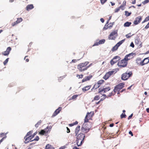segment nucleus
<instances>
[{"instance_id": "62", "label": "nucleus", "mask_w": 149, "mask_h": 149, "mask_svg": "<svg viewBox=\"0 0 149 149\" xmlns=\"http://www.w3.org/2000/svg\"><path fill=\"white\" fill-rule=\"evenodd\" d=\"M100 21L102 22L103 23L104 22V19L103 18H101L100 19Z\"/></svg>"}, {"instance_id": "1", "label": "nucleus", "mask_w": 149, "mask_h": 149, "mask_svg": "<svg viewBox=\"0 0 149 149\" xmlns=\"http://www.w3.org/2000/svg\"><path fill=\"white\" fill-rule=\"evenodd\" d=\"M92 123L89 122H84L81 129L82 132L85 133L88 132L92 127Z\"/></svg>"}, {"instance_id": "13", "label": "nucleus", "mask_w": 149, "mask_h": 149, "mask_svg": "<svg viewBox=\"0 0 149 149\" xmlns=\"http://www.w3.org/2000/svg\"><path fill=\"white\" fill-rule=\"evenodd\" d=\"M142 19L141 16H139L136 17L134 22V24L135 25H137L139 23Z\"/></svg>"}, {"instance_id": "55", "label": "nucleus", "mask_w": 149, "mask_h": 149, "mask_svg": "<svg viewBox=\"0 0 149 149\" xmlns=\"http://www.w3.org/2000/svg\"><path fill=\"white\" fill-rule=\"evenodd\" d=\"M126 1H124L123 2V4H122V5H123L124 6H125L126 5Z\"/></svg>"}, {"instance_id": "11", "label": "nucleus", "mask_w": 149, "mask_h": 149, "mask_svg": "<svg viewBox=\"0 0 149 149\" xmlns=\"http://www.w3.org/2000/svg\"><path fill=\"white\" fill-rule=\"evenodd\" d=\"M135 55V54L134 53L132 52L129 54L126 55L125 56V57L128 61L132 58Z\"/></svg>"}, {"instance_id": "17", "label": "nucleus", "mask_w": 149, "mask_h": 149, "mask_svg": "<svg viewBox=\"0 0 149 149\" xmlns=\"http://www.w3.org/2000/svg\"><path fill=\"white\" fill-rule=\"evenodd\" d=\"M22 19L21 17L18 18L17 19V20L16 21L14 22L12 24V26H15L18 23L22 22Z\"/></svg>"}, {"instance_id": "44", "label": "nucleus", "mask_w": 149, "mask_h": 149, "mask_svg": "<svg viewBox=\"0 0 149 149\" xmlns=\"http://www.w3.org/2000/svg\"><path fill=\"white\" fill-rule=\"evenodd\" d=\"M131 33H130L126 35V37L127 38H130L132 35H131Z\"/></svg>"}, {"instance_id": "45", "label": "nucleus", "mask_w": 149, "mask_h": 149, "mask_svg": "<svg viewBox=\"0 0 149 149\" xmlns=\"http://www.w3.org/2000/svg\"><path fill=\"white\" fill-rule=\"evenodd\" d=\"M79 60V59H73L72 60L70 63H75L77 62Z\"/></svg>"}, {"instance_id": "25", "label": "nucleus", "mask_w": 149, "mask_h": 149, "mask_svg": "<svg viewBox=\"0 0 149 149\" xmlns=\"http://www.w3.org/2000/svg\"><path fill=\"white\" fill-rule=\"evenodd\" d=\"M80 126H77L76 128V129L75 130V133L76 134L75 136H77V134L79 132L80 130Z\"/></svg>"}, {"instance_id": "56", "label": "nucleus", "mask_w": 149, "mask_h": 149, "mask_svg": "<svg viewBox=\"0 0 149 149\" xmlns=\"http://www.w3.org/2000/svg\"><path fill=\"white\" fill-rule=\"evenodd\" d=\"M130 46L133 48L134 47V45L133 42H132L130 45Z\"/></svg>"}, {"instance_id": "35", "label": "nucleus", "mask_w": 149, "mask_h": 149, "mask_svg": "<svg viewBox=\"0 0 149 149\" xmlns=\"http://www.w3.org/2000/svg\"><path fill=\"white\" fill-rule=\"evenodd\" d=\"M33 133V131H30L28 132L26 135L25 136H31V134Z\"/></svg>"}, {"instance_id": "21", "label": "nucleus", "mask_w": 149, "mask_h": 149, "mask_svg": "<svg viewBox=\"0 0 149 149\" xmlns=\"http://www.w3.org/2000/svg\"><path fill=\"white\" fill-rule=\"evenodd\" d=\"M92 77V75H89V76H86L82 80V82H84L86 81H88Z\"/></svg>"}, {"instance_id": "2", "label": "nucleus", "mask_w": 149, "mask_h": 149, "mask_svg": "<svg viewBox=\"0 0 149 149\" xmlns=\"http://www.w3.org/2000/svg\"><path fill=\"white\" fill-rule=\"evenodd\" d=\"M85 137L84 134L81 133L78 134L77 137L76 141V144L78 146H81L84 142V139Z\"/></svg>"}, {"instance_id": "19", "label": "nucleus", "mask_w": 149, "mask_h": 149, "mask_svg": "<svg viewBox=\"0 0 149 149\" xmlns=\"http://www.w3.org/2000/svg\"><path fill=\"white\" fill-rule=\"evenodd\" d=\"M128 61L125 57L124 58L121 60L120 61V65H127Z\"/></svg>"}, {"instance_id": "49", "label": "nucleus", "mask_w": 149, "mask_h": 149, "mask_svg": "<svg viewBox=\"0 0 149 149\" xmlns=\"http://www.w3.org/2000/svg\"><path fill=\"white\" fill-rule=\"evenodd\" d=\"M28 56H26L24 58V59L25 60L26 62H28L29 61V59L27 58Z\"/></svg>"}, {"instance_id": "34", "label": "nucleus", "mask_w": 149, "mask_h": 149, "mask_svg": "<svg viewBox=\"0 0 149 149\" xmlns=\"http://www.w3.org/2000/svg\"><path fill=\"white\" fill-rule=\"evenodd\" d=\"M105 41V40L104 39H102V40H100L98 42L99 43V44L100 45L104 44V43Z\"/></svg>"}, {"instance_id": "51", "label": "nucleus", "mask_w": 149, "mask_h": 149, "mask_svg": "<svg viewBox=\"0 0 149 149\" xmlns=\"http://www.w3.org/2000/svg\"><path fill=\"white\" fill-rule=\"evenodd\" d=\"M39 137L38 136H37L36 137V138L33 140V141L35 140V141H38L39 140Z\"/></svg>"}, {"instance_id": "31", "label": "nucleus", "mask_w": 149, "mask_h": 149, "mask_svg": "<svg viewBox=\"0 0 149 149\" xmlns=\"http://www.w3.org/2000/svg\"><path fill=\"white\" fill-rule=\"evenodd\" d=\"M42 122V121L41 120H40L36 124V125H35V127L36 128L38 127L39 125H40Z\"/></svg>"}, {"instance_id": "60", "label": "nucleus", "mask_w": 149, "mask_h": 149, "mask_svg": "<svg viewBox=\"0 0 149 149\" xmlns=\"http://www.w3.org/2000/svg\"><path fill=\"white\" fill-rule=\"evenodd\" d=\"M88 62H86L84 63H82V64H84V65H87L88 64Z\"/></svg>"}, {"instance_id": "58", "label": "nucleus", "mask_w": 149, "mask_h": 149, "mask_svg": "<svg viewBox=\"0 0 149 149\" xmlns=\"http://www.w3.org/2000/svg\"><path fill=\"white\" fill-rule=\"evenodd\" d=\"M66 128L67 129V132L68 133H70V129L67 127H66Z\"/></svg>"}, {"instance_id": "3", "label": "nucleus", "mask_w": 149, "mask_h": 149, "mask_svg": "<svg viewBox=\"0 0 149 149\" xmlns=\"http://www.w3.org/2000/svg\"><path fill=\"white\" fill-rule=\"evenodd\" d=\"M132 75V71L127 70L125 73L121 75V79L123 80H126Z\"/></svg>"}, {"instance_id": "59", "label": "nucleus", "mask_w": 149, "mask_h": 149, "mask_svg": "<svg viewBox=\"0 0 149 149\" xmlns=\"http://www.w3.org/2000/svg\"><path fill=\"white\" fill-rule=\"evenodd\" d=\"M129 134L131 135V136H133V133L131 131H130L129 132Z\"/></svg>"}, {"instance_id": "40", "label": "nucleus", "mask_w": 149, "mask_h": 149, "mask_svg": "<svg viewBox=\"0 0 149 149\" xmlns=\"http://www.w3.org/2000/svg\"><path fill=\"white\" fill-rule=\"evenodd\" d=\"M125 15L127 16H130L131 13H129L127 11H125Z\"/></svg>"}, {"instance_id": "37", "label": "nucleus", "mask_w": 149, "mask_h": 149, "mask_svg": "<svg viewBox=\"0 0 149 149\" xmlns=\"http://www.w3.org/2000/svg\"><path fill=\"white\" fill-rule=\"evenodd\" d=\"M149 20V16L146 17L145 19L143 20V21L142 22L143 23L145 22H147Z\"/></svg>"}, {"instance_id": "63", "label": "nucleus", "mask_w": 149, "mask_h": 149, "mask_svg": "<svg viewBox=\"0 0 149 149\" xmlns=\"http://www.w3.org/2000/svg\"><path fill=\"white\" fill-rule=\"evenodd\" d=\"M72 149H79V148L76 146H74L73 147Z\"/></svg>"}, {"instance_id": "8", "label": "nucleus", "mask_w": 149, "mask_h": 149, "mask_svg": "<svg viewBox=\"0 0 149 149\" xmlns=\"http://www.w3.org/2000/svg\"><path fill=\"white\" fill-rule=\"evenodd\" d=\"M110 90V88L109 86H104L103 88H100L99 89L98 93H100L102 92L103 93H106Z\"/></svg>"}, {"instance_id": "22", "label": "nucleus", "mask_w": 149, "mask_h": 149, "mask_svg": "<svg viewBox=\"0 0 149 149\" xmlns=\"http://www.w3.org/2000/svg\"><path fill=\"white\" fill-rule=\"evenodd\" d=\"M34 8V6L33 4H29L26 7V9L27 11H29V10L32 9Z\"/></svg>"}, {"instance_id": "14", "label": "nucleus", "mask_w": 149, "mask_h": 149, "mask_svg": "<svg viewBox=\"0 0 149 149\" xmlns=\"http://www.w3.org/2000/svg\"><path fill=\"white\" fill-rule=\"evenodd\" d=\"M24 139L25 140L24 141V143H27L29 142H31L33 141V140H32V138L31 136H25L24 137Z\"/></svg>"}, {"instance_id": "15", "label": "nucleus", "mask_w": 149, "mask_h": 149, "mask_svg": "<svg viewBox=\"0 0 149 149\" xmlns=\"http://www.w3.org/2000/svg\"><path fill=\"white\" fill-rule=\"evenodd\" d=\"M119 58V57L118 56H115L110 61L111 64L113 65L117 63L118 61L117 59Z\"/></svg>"}, {"instance_id": "39", "label": "nucleus", "mask_w": 149, "mask_h": 149, "mask_svg": "<svg viewBox=\"0 0 149 149\" xmlns=\"http://www.w3.org/2000/svg\"><path fill=\"white\" fill-rule=\"evenodd\" d=\"M0 137H6V134L4 133H1L0 134Z\"/></svg>"}, {"instance_id": "54", "label": "nucleus", "mask_w": 149, "mask_h": 149, "mask_svg": "<svg viewBox=\"0 0 149 149\" xmlns=\"http://www.w3.org/2000/svg\"><path fill=\"white\" fill-rule=\"evenodd\" d=\"M37 132H36L34 133L33 135H31V136L32 139L37 134Z\"/></svg>"}, {"instance_id": "42", "label": "nucleus", "mask_w": 149, "mask_h": 149, "mask_svg": "<svg viewBox=\"0 0 149 149\" xmlns=\"http://www.w3.org/2000/svg\"><path fill=\"white\" fill-rule=\"evenodd\" d=\"M107 1V0H100V2L102 5H103Z\"/></svg>"}, {"instance_id": "23", "label": "nucleus", "mask_w": 149, "mask_h": 149, "mask_svg": "<svg viewBox=\"0 0 149 149\" xmlns=\"http://www.w3.org/2000/svg\"><path fill=\"white\" fill-rule=\"evenodd\" d=\"M45 149H54V148L51 145L48 144L46 145Z\"/></svg>"}, {"instance_id": "5", "label": "nucleus", "mask_w": 149, "mask_h": 149, "mask_svg": "<svg viewBox=\"0 0 149 149\" xmlns=\"http://www.w3.org/2000/svg\"><path fill=\"white\" fill-rule=\"evenodd\" d=\"M125 84L124 83H120L118 85L116 86L113 90L114 92H119L124 87Z\"/></svg>"}, {"instance_id": "7", "label": "nucleus", "mask_w": 149, "mask_h": 149, "mask_svg": "<svg viewBox=\"0 0 149 149\" xmlns=\"http://www.w3.org/2000/svg\"><path fill=\"white\" fill-rule=\"evenodd\" d=\"M137 63H140V65H144L145 64H147L149 62V57L145 58L142 61H141L140 60H137Z\"/></svg>"}, {"instance_id": "28", "label": "nucleus", "mask_w": 149, "mask_h": 149, "mask_svg": "<svg viewBox=\"0 0 149 149\" xmlns=\"http://www.w3.org/2000/svg\"><path fill=\"white\" fill-rule=\"evenodd\" d=\"M109 24H108V25H107V24H106L104 27L103 28V29L104 30H106L107 29L109 28H109H110L111 27H112V26H113V24H112V25L111 26H108V25Z\"/></svg>"}, {"instance_id": "33", "label": "nucleus", "mask_w": 149, "mask_h": 149, "mask_svg": "<svg viewBox=\"0 0 149 149\" xmlns=\"http://www.w3.org/2000/svg\"><path fill=\"white\" fill-rule=\"evenodd\" d=\"M104 81L103 80H101L98 81L97 83L100 86L103 83Z\"/></svg>"}, {"instance_id": "4", "label": "nucleus", "mask_w": 149, "mask_h": 149, "mask_svg": "<svg viewBox=\"0 0 149 149\" xmlns=\"http://www.w3.org/2000/svg\"><path fill=\"white\" fill-rule=\"evenodd\" d=\"M119 70V69L116 68L107 72L103 77V78L106 80L113 74L116 73Z\"/></svg>"}, {"instance_id": "12", "label": "nucleus", "mask_w": 149, "mask_h": 149, "mask_svg": "<svg viewBox=\"0 0 149 149\" xmlns=\"http://www.w3.org/2000/svg\"><path fill=\"white\" fill-rule=\"evenodd\" d=\"M90 66H78V69L80 72L84 71L86 70Z\"/></svg>"}, {"instance_id": "26", "label": "nucleus", "mask_w": 149, "mask_h": 149, "mask_svg": "<svg viewBox=\"0 0 149 149\" xmlns=\"http://www.w3.org/2000/svg\"><path fill=\"white\" fill-rule=\"evenodd\" d=\"M132 23L131 22H127L124 24V26L125 27H128Z\"/></svg>"}, {"instance_id": "48", "label": "nucleus", "mask_w": 149, "mask_h": 149, "mask_svg": "<svg viewBox=\"0 0 149 149\" xmlns=\"http://www.w3.org/2000/svg\"><path fill=\"white\" fill-rule=\"evenodd\" d=\"M124 6L123 5H121L120 7H119V8H120V9H121L122 10H123L125 8Z\"/></svg>"}, {"instance_id": "57", "label": "nucleus", "mask_w": 149, "mask_h": 149, "mask_svg": "<svg viewBox=\"0 0 149 149\" xmlns=\"http://www.w3.org/2000/svg\"><path fill=\"white\" fill-rule=\"evenodd\" d=\"M132 116H133V114H132L131 115H130L128 117V120H130V119L132 117Z\"/></svg>"}, {"instance_id": "46", "label": "nucleus", "mask_w": 149, "mask_h": 149, "mask_svg": "<svg viewBox=\"0 0 149 149\" xmlns=\"http://www.w3.org/2000/svg\"><path fill=\"white\" fill-rule=\"evenodd\" d=\"M8 60L9 58H8L4 61L3 63L4 65H5L7 64L8 61Z\"/></svg>"}, {"instance_id": "61", "label": "nucleus", "mask_w": 149, "mask_h": 149, "mask_svg": "<svg viewBox=\"0 0 149 149\" xmlns=\"http://www.w3.org/2000/svg\"><path fill=\"white\" fill-rule=\"evenodd\" d=\"M112 95H113V93H112V92H111L109 94V95H108V96L110 97V96H112Z\"/></svg>"}, {"instance_id": "30", "label": "nucleus", "mask_w": 149, "mask_h": 149, "mask_svg": "<svg viewBox=\"0 0 149 149\" xmlns=\"http://www.w3.org/2000/svg\"><path fill=\"white\" fill-rule=\"evenodd\" d=\"M103 98H101V99H100V100L99 102H98L97 103V104H99V103H100V102L101 101H102L103 100H104V99L106 98V95H105V94H103Z\"/></svg>"}, {"instance_id": "52", "label": "nucleus", "mask_w": 149, "mask_h": 149, "mask_svg": "<svg viewBox=\"0 0 149 149\" xmlns=\"http://www.w3.org/2000/svg\"><path fill=\"white\" fill-rule=\"evenodd\" d=\"M99 42H96L93 45V46H97L100 45L99 44Z\"/></svg>"}, {"instance_id": "24", "label": "nucleus", "mask_w": 149, "mask_h": 149, "mask_svg": "<svg viewBox=\"0 0 149 149\" xmlns=\"http://www.w3.org/2000/svg\"><path fill=\"white\" fill-rule=\"evenodd\" d=\"M100 86L98 84H97V83H95L93 87L91 89V91H92L94 89H97V88H98L100 87Z\"/></svg>"}, {"instance_id": "16", "label": "nucleus", "mask_w": 149, "mask_h": 149, "mask_svg": "<svg viewBox=\"0 0 149 149\" xmlns=\"http://www.w3.org/2000/svg\"><path fill=\"white\" fill-rule=\"evenodd\" d=\"M62 107H59L57 109H56L53 113L52 117H54L57 115L62 110Z\"/></svg>"}, {"instance_id": "36", "label": "nucleus", "mask_w": 149, "mask_h": 149, "mask_svg": "<svg viewBox=\"0 0 149 149\" xmlns=\"http://www.w3.org/2000/svg\"><path fill=\"white\" fill-rule=\"evenodd\" d=\"M100 98V97H99V95H96L94 98L93 100V101L94 100H98Z\"/></svg>"}, {"instance_id": "6", "label": "nucleus", "mask_w": 149, "mask_h": 149, "mask_svg": "<svg viewBox=\"0 0 149 149\" xmlns=\"http://www.w3.org/2000/svg\"><path fill=\"white\" fill-rule=\"evenodd\" d=\"M93 115V112L87 113L84 120V122H89L88 120L91 119Z\"/></svg>"}, {"instance_id": "41", "label": "nucleus", "mask_w": 149, "mask_h": 149, "mask_svg": "<svg viewBox=\"0 0 149 149\" xmlns=\"http://www.w3.org/2000/svg\"><path fill=\"white\" fill-rule=\"evenodd\" d=\"M77 77L79 79L82 78L83 77V75L81 74V75L77 74Z\"/></svg>"}, {"instance_id": "20", "label": "nucleus", "mask_w": 149, "mask_h": 149, "mask_svg": "<svg viewBox=\"0 0 149 149\" xmlns=\"http://www.w3.org/2000/svg\"><path fill=\"white\" fill-rule=\"evenodd\" d=\"M91 85H88L85 86L82 88V90L83 92H85L91 88Z\"/></svg>"}, {"instance_id": "53", "label": "nucleus", "mask_w": 149, "mask_h": 149, "mask_svg": "<svg viewBox=\"0 0 149 149\" xmlns=\"http://www.w3.org/2000/svg\"><path fill=\"white\" fill-rule=\"evenodd\" d=\"M149 28V22L148 23L147 25L145 27V29H147Z\"/></svg>"}, {"instance_id": "32", "label": "nucleus", "mask_w": 149, "mask_h": 149, "mask_svg": "<svg viewBox=\"0 0 149 149\" xmlns=\"http://www.w3.org/2000/svg\"><path fill=\"white\" fill-rule=\"evenodd\" d=\"M78 96V95H74L72 97L71 99H70V100H71V99L73 100H75Z\"/></svg>"}, {"instance_id": "29", "label": "nucleus", "mask_w": 149, "mask_h": 149, "mask_svg": "<svg viewBox=\"0 0 149 149\" xmlns=\"http://www.w3.org/2000/svg\"><path fill=\"white\" fill-rule=\"evenodd\" d=\"M124 41L125 39L119 42L116 45H117L118 47H119L124 42Z\"/></svg>"}, {"instance_id": "9", "label": "nucleus", "mask_w": 149, "mask_h": 149, "mask_svg": "<svg viewBox=\"0 0 149 149\" xmlns=\"http://www.w3.org/2000/svg\"><path fill=\"white\" fill-rule=\"evenodd\" d=\"M117 33V31H115L112 32L109 35L108 38L109 40H114L116 38V37L114 36Z\"/></svg>"}, {"instance_id": "27", "label": "nucleus", "mask_w": 149, "mask_h": 149, "mask_svg": "<svg viewBox=\"0 0 149 149\" xmlns=\"http://www.w3.org/2000/svg\"><path fill=\"white\" fill-rule=\"evenodd\" d=\"M118 47H118L117 45H116L111 49V51L112 52H114L116 50L118 49Z\"/></svg>"}, {"instance_id": "43", "label": "nucleus", "mask_w": 149, "mask_h": 149, "mask_svg": "<svg viewBox=\"0 0 149 149\" xmlns=\"http://www.w3.org/2000/svg\"><path fill=\"white\" fill-rule=\"evenodd\" d=\"M126 115L125 113H122L120 115V117L121 118H125L126 117Z\"/></svg>"}, {"instance_id": "10", "label": "nucleus", "mask_w": 149, "mask_h": 149, "mask_svg": "<svg viewBox=\"0 0 149 149\" xmlns=\"http://www.w3.org/2000/svg\"><path fill=\"white\" fill-rule=\"evenodd\" d=\"M49 129H48V127H47L46 129H45L44 130H41L39 132V134L40 135H43L45 133H48L50 131V130L51 129V127H49Z\"/></svg>"}, {"instance_id": "38", "label": "nucleus", "mask_w": 149, "mask_h": 149, "mask_svg": "<svg viewBox=\"0 0 149 149\" xmlns=\"http://www.w3.org/2000/svg\"><path fill=\"white\" fill-rule=\"evenodd\" d=\"M78 123L77 121H76L75 122H74L70 124H69V125L70 126L72 127V126H74V125L77 124H78Z\"/></svg>"}, {"instance_id": "18", "label": "nucleus", "mask_w": 149, "mask_h": 149, "mask_svg": "<svg viewBox=\"0 0 149 149\" xmlns=\"http://www.w3.org/2000/svg\"><path fill=\"white\" fill-rule=\"evenodd\" d=\"M11 50V48L10 47H8L6 49V51L3 52L2 54L4 56L8 55L9 54Z\"/></svg>"}, {"instance_id": "47", "label": "nucleus", "mask_w": 149, "mask_h": 149, "mask_svg": "<svg viewBox=\"0 0 149 149\" xmlns=\"http://www.w3.org/2000/svg\"><path fill=\"white\" fill-rule=\"evenodd\" d=\"M149 2V0H145L144 1L142 2V3L144 4H145L148 3Z\"/></svg>"}, {"instance_id": "50", "label": "nucleus", "mask_w": 149, "mask_h": 149, "mask_svg": "<svg viewBox=\"0 0 149 149\" xmlns=\"http://www.w3.org/2000/svg\"><path fill=\"white\" fill-rule=\"evenodd\" d=\"M120 10V8L119 7L115 9V12L117 13Z\"/></svg>"}, {"instance_id": "64", "label": "nucleus", "mask_w": 149, "mask_h": 149, "mask_svg": "<svg viewBox=\"0 0 149 149\" xmlns=\"http://www.w3.org/2000/svg\"><path fill=\"white\" fill-rule=\"evenodd\" d=\"M114 125V124L113 123H112V124H111L110 125H109V126L110 127H113Z\"/></svg>"}]
</instances>
